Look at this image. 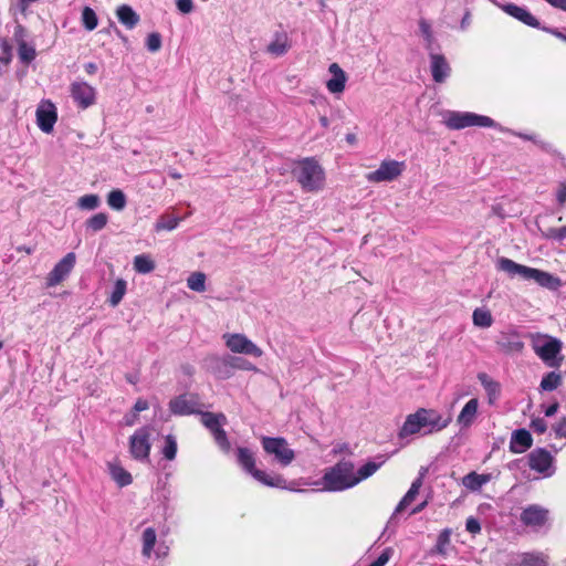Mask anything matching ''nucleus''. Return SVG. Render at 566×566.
Here are the masks:
<instances>
[{
	"instance_id": "nucleus-1",
	"label": "nucleus",
	"mask_w": 566,
	"mask_h": 566,
	"mask_svg": "<svg viewBox=\"0 0 566 566\" xmlns=\"http://www.w3.org/2000/svg\"><path fill=\"white\" fill-rule=\"evenodd\" d=\"M386 460V457L379 455L375 460L367 461L357 470H355L354 462L342 460L326 469L321 483L315 484H322L321 490L328 492H342L352 489L374 475Z\"/></svg>"
},
{
	"instance_id": "nucleus-2",
	"label": "nucleus",
	"mask_w": 566,
	"mask_h": 566,
	"mask_svg": "<svg viewBox=\"0 0 566 566\" xmlns=\"http://www.w3.org/2000/svg\"><path fill=\"white\" fill-rule=\"evenodd\" d=\"M496 268L497 270L507 273L512 277L518 275L524 280L534 281L541 287L547 289L549 291H557L563 285L562 280L558 276L539 269L516 263L515 261L505 256L497 259Z\"/></svg>"
},
{
	"instance_id": "nucleus-3",
	"label": "nucleus",
	"mask_w": 566,
	"mask_h": 566,
	"mask_svg": "<svg viewBox=\"0 0 566 566\" xmlns=\"http://www.w3.org/2000/svg\"><path fill=\"white\" fill-rule=\"evenodd\" d=\"M237 459L241 468L258 482L271 488H286V481L282 475L268 473L255 468V457L250 449L242 447L238 448Z\"/></svg>"
},
{
	"instance_id": "nucleus-4",
	"label": "nucleus",
	"mask_w": 566,
	"mask_h": 566,
	"mask_svg": "<svg viewBox=\"0 0 566 566\" xmlns=\"http://www.w3.org/2000/svg\"><path fill=\"white\" fill-rule=\"evenodd\" d=\"M293 174L305 191H318L324 186V170L313 158H304L298 161Z\"/></svg>"
},
{
	"instance_id": "nucleus-5",
	"label": "nucleus",
	"mask_w": 566,
	"mask_h": 566,
	"mask_svg": "<svg viewBox=\"0 0 566 566\" xmlns=\"http://www.w3.org/2000/svg\"><path fill=\"white\" fill-rule=\"evenodd\" d=\"M532 348L535 354L548 366L559 367L564 357L560 355L563 343L553 336L532 335Z\"/></svg>"
},
{
	"instance_id": "nucleus-6",
	"label": "nucleus",
	"mask_w": 566,
	"mask_h": 566,
	"mask_svg": "<svg viewBox=\"0 0 566 566\" xmlns=\"http://www.w3.org/2000/svg\"><path fill=\"white\" fill-rule=\"evenodd\" d=\"M443 123L450 129L459 130L467 127H497V124L489 116L471 112L449 111L444 114Z\"/></svg>"
},
{
	"instance_id": "nucleus-7",
	"label": "nucleus",
	"mask_w": 566,
	"mask_h": 566,
	"mask_svg": "<svg viewBox=\"0 0 566 566\" xmlns=\"http://www.w3.org/2000/svg\"><path fill=\"white\" fill-rule=\"evenodd\" d=\"M262 448L265 453L273 455L282 467L290 465L295 459V452L289 447L287 441L281 437H262Z\"/></svg>"
},
{
	"instance_id": "nucleus-8",
	"label": "nucleus",
	"mask_w": 566,
	"mask_h": 566,
	"mask_svg": "<svg viewBox=\"0 0 566 566\" xmlns=\"http://www.w3.org/2000/svg\"><path fill=\"white\" fill-rule=\"evenodd\" d=\"M226 347L233 354L248 355L252 357H261L263 350L253 343L245 334L226 333L222 335Z\"/></svg>"
},
{
	"instance_id": "nucleus-9",
	"label": "nucleus",
	"mask_w": 566,
	"mask_h": 566,
	"mask_svg": "<svg viewBox=\"0 0 566 566\" xmlns=\"http://www.w3.org/2000/svg\"><path fill=\"white\" fill-rule=\"evenodd\" d=\"M150 436V429L143 427L136 430L129 438V452L135 460L140 462L148 461L151 449Z\"/></svg>"
},
{
	"instance_id": "nucleus-10",
	"label": "nucleus",
	"mask_w": 566,
	"mask_h": 566,
	"mask_svg": "<svg viewBox=\"0 0 566 566\" xmlns=\"http://www.w3.org/2000/svg\"><path fill=\"white\" fill-rule=\"evenodd\" d=\"M406 165L403 161L397 160H384L379 167L366 175V179L369 182H389L397 179L405 170Z\"/></svg>"
},
{
	"instance_id": "nucleus-11",
	"label": "nucleus",
	"mask_w": 566,
	"mask_h": 566,
	"mask_svg": "<svg viewBox=\"0 0 566 566\" xmlns=\"http://www.w3.org/2000/svg\"><path fill=\"white\" fill-rule=\"evenodd\" d=\"M226 421V417L222 413L216 415L211 412H202L201 413V422L202 424L210 430L216 442L219 447L228 451L230 448V443L227 438L226 431L222 429V424Z\"/></svg>"
},
{
	"instance_id": "nucleus-12",
	"label": "nucleus",
	"mask_w": 566,
	"mask_h": 566,
	"mask_svg": "<svg viewBox=\"0 0 566 566\" xmlns=\"http://www.w3.org/2000/svg\"><path fill=\"white\" fill-rule=\"evenodd\" d=\"M70 92L76 105L86 109L96 102V90L86 82L75 81L70 86Z\"/></svg>"
},
{
	"instance_id": "nucleus-13",
	"label": "nucleus",
	"mask_w": 566,
	"mask_h": 566,
	"mask_svg": "<svg viewBox=\"0 0 566 566\" xmlns=\"http://www.w3.org/2000/svg\"><path fill=\"white\" fill-rule=\"evenodd\" d=\"M76 262V255L73 252H69L62 260H60L52 271L48 274L46 285L53 287L64 281L71 271L73 270Z\"/></svg>"
},
{
	"instance_id": "nucleus-14",
	"label": "nucleus",
	"mask_w": 566,
	"mask_h": 566,
	"mask_svg": "<svg viewBox=\"0 0 566 566\" xmlns=\"http://www.w3.org/2000/svg\"><path fill=\"white\" fill-rule=\"evenodd\" d=\"M528 465L532 470L543 474L544 476H551L555 472L553 457L544 449L533 450L528 454Z\"/></svg>"
},
{
	"instance_id": "nucleus-15",
	"label": "nucleus",
	"mask_w": 566,
	"mask_h": 566,
	"mask_svg": "<svg viewBox=\"0 0 566 566\" xmlns=\"http://www.w3.org/2000/svg\"><path fill=\"white\" fill-rule=\"evenodd\" d=\"M201 405L198 397L191 394L180 395L169 401V409L176 416H187L199 412Z\"/></svg>"
},
{
	"instance_id": "nucleus-16",
	"label": "nucleus",
	"mask_w": 566,
	"mask_h": 566,
	"mask_svg": "<svg viewBox=\"0 0 566 566\" xmlns=\"http://www.w3.org/2000/svg\"><path fill=\"white\" fill-rule=\"evenodd\" d=\"M57 119L55 105L50 101H42L36 108V124L39 128L46 134L53 130Z\"/></svg>"
},
{
	"instance_id": "nucleus-17",
	"label": "nucleus",
	"mask_w": 566,
	"mask_h": 566,
	"mask_svg": "<svg viewBox=\"0 0 566 566\" xmlns=\"http://www.w3.org/2000/svg\"><path fill=\"white\" fill-rule=\"evenodd\" d=\"M420 410V419L422 420L423 428H428L427 432L440 431L448 427L451 419L442 418V416L432 409H419Z\"/></svg>"
},
{
	"instance_id": "nucleus-18",
	"label": "nucleus",
	"mask_w": 566,
	"mask_h": 566,
	"mask_svg": "<svg viewBox=\"0 0 566 566\" xmlns=\"http://www.w3.org/2000/svg\"><path fill=\"white\" fill-rule=\"evenodd\" d=\"M548 512L538 505H530L521 513V521L527 526H542L547 520Z\"/></svg>"
},
{
	"instance_id": "nucleus-19",
	"label": "nucleus",
	"mask_w": 566,
	"mask_h": 566,
	"mask_svg": "<svg viewBox=\"0 0 566 566\" xmlns=\"http://www.w3.org/2000/svg\"><path fill=\"white\" fill-rule=\"evenodd\" d=\"M430 67L434 82L442 83L450 75V65L441 54H430Z\"/></svg>"
},
{
	"instance_id": "nucleus-20",
	"label": "nucleus",
	"mask_w": 566,
	"mask_h": 566,
	"mask_svg": "<svg viewBox=\"0 0 566 566\" xmlns=\"http://www.w3.org/2000/svg\"><path fill=\"white\" fill-rule=\"evenodd\" d=\"M328 71L333 76L326 83L327 90L333 94L343 93L347 81L345 72L337 63H332Z\"/></svg>"
},
{
	"instance_id": "nucleus-21",
	"label": "nucleus",
	"mask_w": 566,
	"mask_h": 566,
	"mask_svg": "<svg viewBox=\"0 0 566 566\" xmlns=\"http://www.w3.org/2000/svg\"><path fill=\"white\" fill-rule=\"evenodd\" d=\"M504 12L523 22L526 25L537 28L539 25L538 20L525 8L518 7L513 3L502 6Z\"/></svg>"
},
{
	"instance_id": "nucleus-22",
	"label": "nucleus",
	"mask_w": 566,
	"mask_h": 566,
	"mask_svg": "<svg viewBox=\"0 0 566 566\" xmlns=\"http://www.w3.org/2000/svg\"><path fill=\"white\" fill-rule=\"evenodd\" d=\"M479 409V400L476 398L470 399L462 410L460 411L457 423L461 427V429L470 428L476 419Z\"/></svg>"
},
{
	"instance_id": "nucleus-23",
	"label": "nucleus",
	"mask_w": 566,
	"mask_h": 566,
	"mask_svg": "<svg viewBox=\"0 0 566 566\" xmlns=\"http://www.w3.org/2000/svg\"><path fill=\"white\" fill-rule=\"evenodd\" d=\"M533 439L531 433L525 429L515 430L510 441V450L513 453H523L532 447Z\"/></svg>"
},
{
	"instance_id": "nucleus-24",
	"label": "nucleus",
	"mask_w": 566,
	"mask_h": 566,
	"mask_svg": "<svg viewBox=\"0 0 566 566\" xmlns=\"http://www.w3.org/2000/svg\"><path fill=\"white\" fill-rule=\"evenodd\" d=\"M290 49L289 36L284 31L275 32L271 42L266 46L268 53L273 56H282Z\"/></svg>"
},
{
	"instance_id": "nucleus-25",
	"label": "nucleus",
	"mask_w": 566,
	"mask_h": 566,
	"mask_svg": "<svg viewBox=\"0 0 566 566\" xmlns=\"http://www.w3.org/2000/svg\"><path fill=\"white\" fill-rule=\"evenodd\" d=\"M421 486H422V475L418 476L411 483L410 489L407 491V493L403 495V497L398 503L394 514L390 517V521H392L398 513L403 511L409 504H411L415 501Z\"/></svg>"
},
{
	"instance_id": "nucleus-26",
	"label": "nucleus",
	"mask_w": 566,
	"mask_h": 566,
	"mask_svg": "<svg viewBox=\"0 0 566 566\" xmlns=\"http://www.w3.org/2000/svg\"><path fill=\"white\" fill-rule=\"evenodd\" d=\"M478 379L481 382V385L483 386V388L488 395L489 403L490 405L495 403V401L499 399L500 392H501L500 384L497 381H495L493 378H491L485 373H480L478 375Z\"/></svg>"
},
{
	"instance_id": "nucleus-27",
	"label": "nucleus",
	"mask_w": 566,
	"mask_h": 566,
	"mask_svg": "<svg viewBox=\"0 0 566 566\" xmlns=\"http://www.w3.org/2000/svg\"><path fill=\"white\" fill-rule=\"evenodd\" d=\"M116 17L127 29H134L140 20L137 12L128 4L119 6L116 9Z\"/></svg>"
},
{
	"instance_id": "nucleus-28",
	"label": "nucleus",
	"mask_w": 566,
	"mask_h": 566,
	"mask_svg": "<svg viewBox=\"0 0 566 566\" xmlns=\"http://www.w3.org/2000/svg\"><path fill=\"white\" fill-rule=\"evenodd\" d=\"M108 472L118 486H127L133 482L132 474L126 471L118 462H108Z\"/></svg>"
},
{
	"instance_id": "nucleus-29",
	"label": "nucleus",
	"mask_w": 566,
	"mask_h": 566,
	"mask_svg": "<svg viewBox=\"0 0 566 566\" xmlns=\"http://www.w3.org/2000/svg\"><path fill=\"white\" fill-rule=\"evenodd\" d=\"M420 410L417 412L409 415L400 429L399 436L401 438H406L408 436H412L415 433L420 432L421 429H424L422 426V420L420 419Z\"/></svg>"
},
{
	"instance_id": "nucleus-30",
	"label": "nucleus",
	"mask_w": 566,
	"mask_h": 566,
	"mask_svg": "<svg viewBox=\"0 0 566 566\" xmlns=\"http://www.w3.org/2000/svg\"><path fill=\"white\" fill-rule=\"evenodd\" d=\"M211 370L219 379H228L232 376V369L229 357H214L212 358Z\"/></svg>"
},
{
	"instance_id": "nucleus-31",
	"label": "nucleus",
	"mask_w": 566,
	"mask_h": 566,
	"mask_svg": "<svg viewBox=\"0 0 566 566\" xmlns=\"http://www.w3.org/2000/svg\"><path fill=\"white\" fill-rule=\"evenodd\" d=\"M490 480V474H479L476 472H470L463 478L462 483L467 489L471 491H479Z\"/></svg>"
},
{
	"instance_id": "nucleus-32",
	"label": "nucleus",
	"mask_w": 566,
	"mask_h": 566,
	"mask_svg": "<svg viewBox=\"0 0 566 566\" xmlns=\"http://www.w3.org/2000/svg\"><path fill=\"white\" fill-rule=\"evenodd\" d=\"M142 541H143L142 554L145 557L150 558L154 553L155 544L157 542L156 531L153 527H147L146 530H144L143 535H142Z\"/></svg>"
},
{
	"instance_id": "nucleus-33",
	"label": "nucleus",
	"mask_w": 566,
	"mask_h": 566,
	"mask_svg": "<svg viewBox=\"0 0 566 566\" xmlns=\"http://www.w3.org/2000/svg\"><path fill=\"white\" fill-rule=\"evenodd\" d=\"M180 221L181 219L178 217L164 213L157 219L154 229L156 232L172 231L178 227Z\"/></svg>"
},
{
	"instance_id": "nucleus-34",
	"label": "nucleus",
	"mask_w": 566,
	"mask_h": 566,
	"mask_svg": "<svg viewBox=\"0 0 566 566\" xmlns=\"http://www.w3.org/2000/svg\"><path fill=\"white\" fill-rule=\"evenodd\" d=\"M473 324L481 328H489L493 324L491 312L485 307H478L472 314Z\"/></svg>"
},
{
	"instance_id": "nucleus-35",
	"label": "nucleus",
	"mask_w": 566,
	"mask_h": 566,
	"mask_svg": "<svg viewBox=\"0 0 566 566\" xmlns=\"http://www.w3.org/2000/svg\"><path fill=\"white\" fill-rule=\"evenodd\" d=\"M127 203V199L123 190L114 189L107 195V205L116 211H122Z\"/></svg>"
},
{
	"instance_id": "nucleus-36",
	"label": "nucleus",
	"mask_w": 566,
	"mask_h": 566,
	"mask_svg": "<svg viewBox=\"0 0 566 566\" xmlns=\"http://www.w3.org/2000/svg\"><path fill=\"white\" fill-rule=\"evenodd\" d=\"M134 269L136 272L146 274L155 269V263L149 255L139 254L134 258Z\"/></svg>"
},
{
	"instance_id": "nucleus-37",
	"label": "nucleus",
	"mask_w": 566,
	"mask_h": 566,
	"mask_svg": "<svg viewBox=\"0 0 566 566\" xmlns=\"http://www.w3.org/2000/svg\"><path fill=\"white\" fill-rule=\"evenodd\" d=\"M126 290H127V282L123 279L116 280V282L114 284L113 292L108 300L109 304L113 307L117 306L122 302L124 295L126 294Z\"/></svg>"
},
{
	"instance_id": "nucleus-38",
	"label": "nucleus",
	"mask_w": 566,
	"mask_h": 566,
	"mask_svg": "<svg viewBox=\"0 0 566 566\" xmlns=\"http://www.w3.org/2000/svg\"><path fill=\"white\" fill-rule=\"evenodd\" d=\"M206 274L202 272H193L187 279V286L195 292L202 293L206 291Z\"/></svg>"
},
{
	"instance_id": "nucleus-39",
	"label": "nucleus",
	"mask_w": 566,
	"mask_h": 566,
	"mask_svg": "<svg viewBox=\"0 0 566 566\" xmlns=\"http://www.w3.org/2000/svg\"><path fill=\"white\" fill-rule=\"evenodd\" d=\"M520 566H547V557L539 553H526L522 556Z\"/></svg>"
},
{
	"instance_id": "nucleus-40",
	"label": "nucleus",
	"mask_w": 566,
	"mask_h": 566,
	"mask_svg": "<svg viewBox=\"0 0 566 566\" xmlns=\"http://www.w3.org/2000/svg\"><path fill=\"white\" fill-rule=\"evenodd\" d=\"M562 384V377L555 371L546 374L541 381V389L544 391H552L558 388Z\"/></svg>"
},
{
	"instance_id": "nucleus-41",
	"label": "nucleus",
	"mask_w": 566,
	"mask_h": 566,
	"mask_svg": "<svg viewBox=\"0 0 566 566\" xmlns=\"http://www.w3.org/2000/svg\"><path fill=\"white\" fill-rule=\"evenodd\" d=\"M101 206V198L98 195L90 193L78 198L77 207L82 210H95Z\"/></svg>"
},
{
	"instance_id": "nucleus-42",
	"label": "nucleus",
	"mask_w": 566,
	"mask_h": 566,
	"mask_svg": "<svg viewBox=\"0 0 566 566\" xmlns=\"http://www.w3.org/2000/svg\"><path fill=\"white\" fill-rule=\"evenodd\" d=\"M107 221V214L104 212H98L92 216L90 219H87L85 224L87 229L92 230L93 232H97L106 227Z\"/></svg>"
},
{
	"instance_id": "nucleus-43",
	"label": "nucleus",
	"mask_w": 566,
	"mask_h": 566,
	"mask_svg": "<svg viewBox=\"0 0 566 566\" xmlns=\"http://www.w3.org/2000/svg\"><path fill=\"white\" fill-rule=\"evenodd\" d=\"M81 20H82L83 27L87 31H93L94 29H96V27L98 24V18H97L95 11L90 7L83 8Z\"/></svg>"
},
{
	"instance_id": "nucleus-44",
	"label": "nucleus",
	"mask_w": 566,
	"mask_h": 566,
	"mask_svg": "<svg viewBox=\"0 0 566 566\" xmlns=\"http://www.w3.org/2000/svg\"><path fill=\"white\" fill-rule=\"evenodd\" d=\"M165 459L172 461L177 454V440L172 434H167L165 437V446L161 450Z\"/></svg>"
},
{
	"instance_id": "nucleus-45",
	"label": "nucleus",
	"mask_w": 566,
	"mask_h": 566,
	"mask_svg": "<svg viewBox=\"0 0 566 566\" xmlns=\"http://www.w3.org/2000/svg\"><path fill=\"white\" fill-rule=\"evenodd\" d=\"M228 357H229V361L231 365V369H239V370H247V371H254V373L259 371V369L255 365H253L252 363H250L249 360H247L244 358L237 357V356H228Z\"/></svg>"
},
{
	"instance_id": "nucleus-46",
	"label": "nucleus",
	"mask_w": 566,
	"mask_h": 566,
	"mask_svg": "<svg viewBox=\"0 0 566 566\" xmlns=\"http://www.w3.org/2000/svg\"><path fill=\"white\" fill-rule=\"evenodd\" d=\"M18 45H19V56H20L21 61L29 63L32 60H34L35 50L32 46L28 45L22 40L18 42Z\"/></svg>"
},
{
	"instance_id": "nucleus-47",
	"label": "nucleus",
	"mask_w": 566,
	"mask_h": 566,
	"mask_svg": "<svg viewBox=\"0 0 566 566\" xmlns=\"http://www.w3.org/2000/svg\"><path fill=\"white\" fill-rule=\"evenodd\" d=\"M146 46L150 52H157L161 48V36L157 32L148 34L146 39Z\"/></svg>"
},
{
	"instance_id": "nucleus-48",
	"label": "nucleus",
	"mask_w": 566,
	"mask_h": 566,
	"mask_svg": "<svg viewBox=\"0 0 566 566\" xmlns=\"http://www.w3.org/2000/svg\"><path fill=\"white\" fill-rule=\"evenodd\" d=\"M419 29H420L422 36L424 38V40L427 42V45L430 46L433 42V34H432L430 23L422 19L419 21Z\"/></svg>"
},
{
	"instance_id": "nucleus-49",
	"label": "nucleus",
	"mask_w": 566,
	"mask_h": 566,
	"mask_svg": "<svg viewBox=\"0 0 566 566\" xmlns=\"http://www.w3.org/2000/svg\"><path fill=\"white\" fill-rule=\"evenodd\" d=\"M392 555V549L391 548H386L379 556L376 560H374L371 564H369L368 566H385L388 560L390 559Z\"/></svg>"
},
{
	"instance_id": "nucleus-50",
	"label": "nucleus",
	"mask_w": 566,
	"mask_h": 566,
	"mask_svg": "<svg viewBox=\"0 0 566 566\" xmlns=\"http://www.w3.org/2000/svg\"><path fill=\"white\" fill-rule=\"evenodd\" d=\"M531 428L536 433H544L547 429L546 421L542 418L533 419L531 422Z\"/></svg>"
},
{
	"instance_id": "nucleus-51",
	"label": "nucleus",
	"mask_w": 566,
	"mask_h": 566,
	"mask_svg": "<svg viewBox=\"0 0 566 566\" xmlns=\"http://www.w3.org/2000/svg\"><path fill=\"white\" fill-rule=\"evenodd\" d=\"M176 4L178 10L184 14L190 13L193 10L192 0H177Z\"/></svg>"
},
{
	"instance_id": "nucleus-52",
	"label": "nucleus",
	"mask_w": 566,
	"mask_h": 566,
	"mask_svg": "<svg viewBox=\"0 0 566 566\" xmlns=\"http://www.w3.org/2000/svg\"><path fill=\"white\" fill-rule=\"evenodd\" d=\"M465 528L468 532L476 534L481 531V525L476 518L469 517L465 523Z\"/></svg>"
},
{
	"instance_id": "nucleus-53",
	"label": "nucleus",
	"mask_w": 566,
	"mask_h": 566,
	"mask_svg": "<svg viewBox=\"0 0 566 566\" xmlns=\"http://www.w3.org/2000/svg\"><path fill=\"white\" fill-rule=\"evenodd\" d=\"M554 432L558 438H566V418H563L554 427Z\"/></svg>"
},
{
	"instance_id": "nucleus-54",
	"label": "nucleus",
	"mask_w": 566,
	"mask_h": 566,
	"mask_svg": "<svg viewBox=\"0 0 566 566\" xmlns=\"http://www.w3.org/2000/svg\"><path fill=\"white\" fill-rule=\"evenodd\" d=\"M548 237L563 240L564 238H566V226L559 229H552L549 231Z\"/></svg>"
},
{
	"instance_id": "nucleus-55",
	"label": "nucleus",
	"mask_w": 566,
	"mask_h": 566,
	"mask_svg": "<svg viewBox=\"0 0 566 566\" xmlns=\"http://www.w3.org/2000/svg\"><path fill=\"white\" fill-rule=\"evenodd\" d=\"M556 197H557V201L559 202V205H564L566 202V185L565 184H562L559 186Z\"/></svg>"
},
{
	"instance_id": "nucleus-56",
	"label": "nucleus",
	"mask_w": 566,
	"mask_h": 566,
	"mask_svg": "<svg viewBox=\"0 0 566 566\" xmlns=\"http://www.w3.org/2000/svg\"><path fill=\"white\" fill-rule=\"evenodd\" d=\"M0 46L2 50L1 56H8L11 60V46L9 45V43L6 40H1Z\"/></svg>"
},
{
	"instance_id": "nucleus-57",
	"label": "nucleus",
	"mask_w": 566,
	"mask_h": 566,
	"mask_svg": "<svg viewBox=\"0 0 566 566\" xmlns=\"http://www.w3.org/2000/svg\"><path fill=\"white\" fill-rule=\"evenodd\" d=\"M149 407L147 400L145 399H138L136 402H135V406H134V409L137 411V412H140V411H144V410H147Z\"/></svg>"
},
{
	"instance_id": "nucleus-58",
	"label": "nucleus",
	"mask_w": 566,
	"mask_h": 566,
	"mask_svg": "<svg viewBox=\"0 0 566 566\" xmlns=\"http://www.w3.org/2000/svg\"><path fill=\"white\" fill-rule=\"evenodd\" d=\"M554 8L560 9L563 11H566V0H545Z\"/></svg>"
},
{
	"instance_id": "nucleus-59",
	"label": "nucleus",
	"mask_w": 566,
	"mask_h": 566,
	"mask_svg": "<svg viewBox=\"0 0 566 566\" xmlns=\"http://www.w3.org/2000/svg\"><path fill=\"white\" fill-rule=\"evenodd\" d=\"M10 62L8 56H0V75L3 74Z\"/></svg>"
},
{
	"instance_id": "nucleus-60",
	"label": "nucleus",
	"mask_w": 566,
	"mask_h": 566,
	"mask_svg": "<svg viewBox=\"0 0 566 566\" xmlns=\"http://www.w3.org/2000/svg\"><path fill=\"white\" fill-rule=\"evenodd\" d=\"M557 410H558V403L555 402V403L551 405L549 407H547V409L545 410V416L552 417L557 412Z\"/></svg>"
},
{
	"instance_id": "nucleus-61",
	"label": "nucleus",
	"mask_w": 566,
	"mask_h": 566,
	"mask_svg": "<svg viewBox=\"0 0 566 566\" xmlns=\"http://www.w3.org/2000/svg\"><path fill=\"white\" fill-rule=\"evenodd\" d=\"M84 69L88 74H95L97 72V65L93 62L86 63Z\"/></svg>"
},
{
	"instance_id": "nucleus-62",
	"label": "nucleus",
	"mask_w": 566,
	"mask_h": 566,
	"mask_svg": "<svg viewBox=\"0 0 566 566\" xmlns=\"http://www.w3.org/2000/svg\"><path fill=\"white\" fill-rule=\"evenodd\" d=\"M168 547L164 545H159L158 549L155 552L157 557H164L167 555Z\"/></svg>"
},
{
	"instance_id": "nucleus-63",
	"label": "nucleus",
	"mask_w": 566,
	"mask_h": 566,
	"mask_svg": "<svg viewBox=\"0 0 566 566\" xmlns=\"http://www.w3.org/2000/svg\"><path fill=\"white\" fill-rule=\"evenodd\" d=\"M469 24H470V13L467 12L461 20V29L462 30L467 29Z\"/></svg>"
},
{
	"instance_id": "nucleus-64",
	"label": "nucleus",
	"mask_w": 566,
	"mask_h": 566,
	"mask_svg": "<svg viewBox=\"0 0 566 566\" xmlns=\"http://www.w3.org/2000/svg\"><path fill=\"white\" fill-rule=\"evenodd\" d=\"M553 35H555L556 38L560 39L562 41L566 42V34L559 32L558 30H551L549 31Z\"/></svg>"
}]
</instances>
